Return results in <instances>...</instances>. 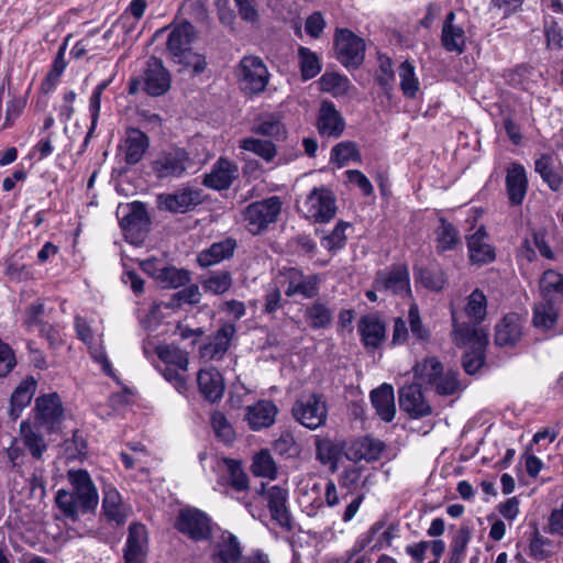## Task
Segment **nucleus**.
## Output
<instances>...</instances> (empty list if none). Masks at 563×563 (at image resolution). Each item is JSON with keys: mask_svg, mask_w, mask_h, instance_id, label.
<instances>
[{"mask_svg": "<svg viewBox=\"0 0 563 563\" xmlns=\"http://www.w3.org/2000/svg\"><path fill=\"white\" fill-rule=\"evenodd\" d=\"M67 478L71 489H59L55 503L64 517L75 522L81 515L97 507L99 497L87 471L69 470Z\"/></svg>", "mask_w": 563, "mask_h": 563, "instance_id": "f257e3e1", "label": "nucleus"}, {"mask_svg": "<svg viewBox=\"0 0 563 563\" xmlns=\"http://www.w3.org/2000/svg\"><path fill=\"white\" fill-rule=\"evenodd\" d=\"M452 341L459 347L470 351L463 355V368L467 374H475L484 363V350L488 343L487 332L483 328H475L466 322H459L456 312L452 308Z\"/></svg>", "mask_w": 563, "mask_h": 563, "instance_id": "f03ea898", "label": "nucleus"}, {"mask_svg": "<svg viewBox=\"0 0 563 563\" xmlns=\"http://www.w3.org/2000/svg\"><path fill=\"white\" fill-rule=\"evenodd\" d=\"M374 478L375 474L360 463L352 462L343 467L338 476V483L341 488L354 495L342 514L343 522H350L358 512Z\"/></svg>", "mask_w": 563, "mask_h": 563, "instance_id": "7ed1b4c3", "label": "nucleus"}, {"mask_svg": "<svg viewBox=\"0 0 563 563\" xmlns=\"http://www.w3.org/2000/svg\"><path fill=\"white\" fill-rule=\"evenodd\" d=\"M170 88V75L164 67L161 59L151 57L140 76L129 81V93L135 95L144 91L150 96L158 97Z\"/></svg>", "mask_w": 563, "mask_h": 563, "instance_id": "20e7f679", "label": "nucleus"}, {"mask_svg": "<svg viewBox=\"0 0 563 563\" xmlns=\"http://www.w3.org/2000/svg\"><path fill=\"white\" fill-rule=\"evenodd\" d=\"M63 420L64 407L57 393L42 395L35 399L32 426L47 433H55L59 431Z\"/></svg>", "mask_w": 563, "mask_h": 563, "instance_id": "39448f33", "label": "nucleus"}, {"mask_svg": "<svg viewBox=\"0 0 563 563\" xmlns=\"http://www.w3.org/2000/svg\"><path fill=\"white\" fill-rule=\"evenodd\" d=\"M320 280L319 275H306L296 267H284L276 277L277 284L284 288L287 297L301 296L306 299L318 295Z\"/></svg>", "mask_w": 563, "mask_h": 563, "instance_id": "423d86ee", "label": "nucleus"}, {"mask_svg": "<svg viewBox=\"0 0 563 563\" xmlns=\"http://www.w3.org/2000/svg\"><path fill=\"white\" fill-rule=\"evenodd\" d=\"M236 77L246 93L258 95L266 89L269 73L260 57L250 55L240 60L236 67Z\"/></svg>", "mask_w": 563, "mask_h": 563, "instance_id": "0eeeda50", "label": "nucleus"}, {"mask_svg": "<svg viewBox=\"0 0 563 563\" xmlns=\"http://www.w3.org/2000/svg\"><path fill=\"white\" fill-rule=\"evenodd\" d=\"M119 221L125 239L132 244L142 243L151 227L146 206L141 201H133L126 205L122 209V217Z\"/></svg>", "mask_w": 563, "mask_h": 563, "instance_id": "6e6552de", "label": "nucleus"}, {"mask_svg": "<svg viewBox=\"0 0 563 563\" xmlns=\"http://www.w3.org/2000/svg\"><path fill=\"white\" fill-rule=\"evenodd\" d=\"M336 200L327 188H314L300 206L301 213L314 222H329L336 213Z\"/></svg>", "mask_w": 563, "mask_h": 563, "instance_id": "1a4fd4ad", "label": "nucleus"}, {"mask_svg": "<svg viewBox=\"0 0 563 563\" xmlns=\"http://www.w3.org/2000/svg\"><path fill=\"white\" fill-rule=\"evenodd\" d=\"M282 209V201L273 196L267 199L253 202L244 210V221L252 234H258L274 222Z\"/></svg>", "mask_w": 563, "mask_h": 563, "instance_id": "9d476101", "label": "nucleus"}, {"mask_svg": "<svg viewBox=\"0 0 563 563\" xmlns=\"http://www.w3.org/2000/svg\"><path fill=\"white\" fill-rule=\"evenodd\" d=\"M196 38L194 26L187 22L178 23V73L188 76L197 75L205 70L207 63L201 54L191 52L185 46Z\"/></svg>", "mask_w": 563, "mask_h": 563, "instance_id": "9b49d317", "label": "nucleus"}, {"mask_svg": "<svg viewBox=\"0 0 563 563\" xmlns=\"http://www.w3.org/2000/svg\"><path fill=\"white\" fill-rule=\"evenodd\" d=\"M334 46L338 59L345 67H358L365 56L364 40L347 29L336 30Z\"/></svg>", "mask_w": 563, "mask_h": 563, "instance_id": "f8f14e48", "label": "nucleus"}, {"mask_svg": "<svg viewBox=\"0 0 563 563\" xmlns=\"http://www.w3.org/2000/svg\"><path fill=\"white\" fill-rule=\"evenodd\" d=\"M178 531L196 542L208 540L212 533L211 519L197 508L184 506L178 510Z\"/></svg>", "mask_w": 563, "mask_h": 563, "instance_id": "ddd939ff", "label": "nucleus"}, {"mask_svg": "<svg viewBox=\"0 0 563 563\" xmlns=\"http://www.w3.org/2000/svg\"><path fill=\"white\" fill-rule=\"evenodd\" d=\"M292 413L298 422L313 430L325 423L328 409L320 396L310 394L295 402Z\"/></svg>", "mask_w": 563, "mask_h": 563, "instance_id": "4468645a", "label": "nucleus"}, {"mask_svg": "<svg viewBox=\"0 0 563 563\" xmlns=\"http://www.w3.org/2000/svg\"><path fill=\"white\" fill-rule=\"evenodd\" d=\"M141 268L150 275L162 289L176 288V266L173 255L162 253L141 262Z\"/></svg>", "mask_w": 563, "mask_h": 563, "instance_id": "2eb2a0df", "label": "nucleus"}, {"mask_svg": "<svg viewBox=\"0 0 563 563\" xmlns=\"http://www.w3.org/2000/svg\"><path fill=\"white\" fill-rule=\"evenodd\" d=\"M306 488H310L311 492L319 494L322 490L320 483L313 482L311 485L307 483L305 487H300V504L305 508L308 516H316L318 510L325 505L329 508H334L340 505V496L336 484L333 479L329 478L324 486V499L314 498L311 499L308 492H303Z\"/></svg>", "mask_w": 563, "mask_h": 563, "instance_id": "dca6fc26", "label": "nucleus"}, {"mask_svg": "<svg viewBox=\"0 0 563 563\" xmlns=\"http://www.w3.org/2000/svg\"><path fill=\"white\" fill-rule=\"evenodd\" d=\"M375 290L386 294L410 296L409 272L406 266H396L377 274Z\"/></svg>", "mask_w": 563, "mask_h": 563, "instance_id": "f3484780", "label": "nucleus"}, {"mask_svg": "<svg viewBox=\"0 0 563 563\" xmlns=\"http://www.w3.org/2000/svg\"><path fill=\"white\" fill-rule=\"evenodd\" d=\"M242 558V545L236 536L222 531L210 544L211 563H239Z\"/></svg>", "mask_w": 563, "mask_h": 563, "instance_id": "a211bd4d", "label": "nucleus"}, {"mask_svg": "<svg viewBox=\"0 0 563 563\" xmlns=\"http://www.w3.org/2000/svg\"><path fill=\"white\" fill-rule=\"evenodd\" d=\"M399 405L412 418H420L431 413V406L426 400L419 383L405 385L400 388Z\"/></svg>", "mask_w": 563, "mask_h": 563, "instance_id": "6ab92c4d", "label": "nucleus"}, {"mask_svg": "<svg viewBox=\"0 0 563 563\" xmlns=\"http://www.w3.org/2000/svg\"><path fill=\"white\" fill-rule=\"evenodd\" d=\"M147 553V530L145 526L134 522L129 527L124 547V563H143Z\"/></svg>", "mask_w": 563, "mask_h": 563, "instance_id": "aec40b11", "label": "nucleus"}, {"mask_svg": "<svg viewBox=\"0 0 563 563\" xmlns=\"http://www.w3.org/2000/svg\"><path fill=\"white\" fill-rule=\"evenodd\" d=\"M235 331L236 329L234 324H223L217 331L211 342L200 346V357L205 361L221 360L229 350Z\"/></svg>", "mask_w": 563, "mask_h": 563, "instance_id": "412c9836", "label": "nucleus"}, {"mask_svg": "<svg viewBox=\"0 0 563 563\" xmlns=\"http://www.w3.org/2000/svg\"><path fill=\"white\" fill-rule=\"evenodd\" d=\"M506 189L511 205L519 206L522 203L528 189V178L521 164L511 163L507 167Z\"/></svg>", "mask_w": 563, "mask_h": 563, "instance_id": "4be33fe9", "label": "nucleus"}, {"mask_svg": "<svg viewBox=\"0 0 563 563\" xmlns=\"http://www.w3.org/2000/svg\"><path fill=\"white\" fill-rule=\"evenodd\" d=\"M238 165L227 158H219L212 170L205 176L203 184L216 190L228 189L238 177Z\"/></svg>", "mask_w": 563, "mask_h": 563, "instance_id": "5701e85b", "label": "nucleus"}, {"mask_svg": "<svg viewBox=\"0 0 563 563\" xmlns=\"http://www.w3.org/2000/svg\"><path fill=\"white\" fill-rule=\"evenodd\" d=\"M441 43L445 51L461 54L465 49L466 34L464 29L455 23V13L450 11L442 25Z\"/></svg>", "mask_w": 563, "mask_h": 563, "instance_id": "b1692460", "label": "nucleus"}, {"mask_svg": "<svg viewBox=\"0 0 563 563\" xmlns=\"http://www.w3.org/2000/svg\"><path fill=\"white\" fill-rule=\"evenodd\" d=\"M487 239L488 236L483 225L467 238L470 261L473 264L484 265L495 260V250L487 242Z\"/></svg>", "mask_w": 563, "mask_h": 563, "instance_id": "393cba45", "label": "nucleus"}, {"mask_svg": "<svg viewBox=\"0 0 563 563\" xmlns=\"http://www.w3.org/2000/svg\"><path fill=\"white\" fill-rule=\"evenodd\" d=\"M197 383L206 400L217 402L223 397L225 385L218 369L208 368L199 371L197 374Z\"/></svg>", "mask_w": 563, "mask_h": 563, "instance_id": "a878e982", "label": "nucleus"}, {"mask_svg": "<svg viewBox=\"0 0 563 563\" xmlns=\"http://www.w3.org/2000/svg\"><path fill=\"white\" fill-rule=\"evenodd\" d=\"M384 450V443L371 437L355 440L347 449L345 455L349 461L358 463L361 461H377Z\"/></svg>", "mask_w": 563, "mask_h": 563, "instance_id": "bb28decb", "label": "nucleus"}, {"mask_svg": "<svg viewBox=\"0 0 563 563\" xmlns=\"http://www.w3.org/2000/svg\"><path fill=\"white\" fill-rule=\"evenodd\" d=\"M344 120L331 101H322L318 117V130L321 135L339 137L344 130Z\"/></svg>", "mask_w": 563, "mask_h": 563, "instance_id": "cd10ccee", "label": "nucleus"}, {"mask_svg": "<svg viewBox=\"0 0 563 563\" xmlns=\"http://www.w3.org/2000/svg\"><path fill=\"white\" fill-rule=\"evenodd\" d=\"M277 407L269 400H260L246 407L245 420L254 431L271 427L277 415Z\"/></svg>", "mask_w": 563, "mask_h": 563, "instance_id": "c85d7f7f", "label": "nucleus"}, {"mask_svg": "<svg viewBox=\"0 0 563 563\" xmlns=\"http://www.w3.org/2000/svg\"><path fill=\"white\" fill-rule=\"evenodd\" d=\"M523 321L517 313H509L496 325L495 342L499 346H512L521 338Z\"/></svg>", "mask_w": 563, "mask_h": 563, "instance_id": "c756f323", "label": "nucleus"}, {"mask_svg": "<svg viewBox=\"0 0 563 563\" xmlns=\"http://www.w3.org/2000/svg\"><path fill=\"white\" fill-rule=\"evenodd\" d=\"M265 495L272 518L280 527L290 529V516L286 507L287 490L275 485L269 487Z\"/></svg>", "mask_w": 563, "mask_h": 563, "instance_id": "7c9ffc66", "label": "nucleus"}, {"mask_svg": "<svg viewBox=\"0 0 563 563\" xmlns=\"http://www.w3.org/2000/svg\"><path fill=\"white\" fill-rule=\"evenodd\" d=\"M371 401L382 420L389 422L394 419L396 405L391 385L384 383L378 388L372 390Z\"/></svg>", "mask_w": 563, "mask_h": 563, "instance_id": "2f4dec72", "label": "nucleus"}, {"mask_svg": "<svg viewBox=\"0 0 563 563\" xmlns=\"http://www.w3.org/2000/svg\"><path fill=\"white\" fill-rule=\"evenodd\" d=\"M37 383L30 376L23 379L14 389L10 399L9 415L16 420L21 412L27 407L36 391Z\"/></svg>", "mask_w": 563, "mask_h": 563, "instance_id": "473e14b6", "label": "nucleus"}, {"mask_svg": "<svg viewBox=\"0 0 563 563\" xmlns=\"http://www.w3.org/2000/svg\"><path fill=\"white\" fill-rule=\"evenodd\" d=\"M384 523L377 521L373 523L366 531L360 533L355 539L352 547L346 551V555L349 560L357 556L366 549H369L371 552L379 551L384 549V544L382 540H376L377 534L383 530Z\"/></svg>", "mask_w": 563, "mask_h": 563, "instance_id": "72a5a7b5", "label": "nucleus"}, {"mask_svg": "<svg viewBox=\"0 0 563 563\" xmlns=\"http://www.w3.org/2000/svg\"><path fill=\"white\" fill-rule=\"evenodd\" d=\"M40 430L32 426L29 421L20 423V439L25 450L30 452L33 459L42 460L47 451V443Z\"/></svg>", "mask_w": 563, "mask_h": 563, "instance_id": "f704fd0d", "label": "nucleus"}, {"mask_svg": "<svg viewBox=\"0 0 563 563\" xmlns=\"http://www.w3.org/2000/svg\"><path fill=\"white\" fill-rule=\"evenodd\" d=\"M148 147V137L139 129H129L124 141L125 161L128 164L139 163L146 148Z\"/></svg>", "mask_w": 563, "mask_h": 563, "instance_id": "c9c22d12", "label": "nucleus"}, {"mask_svg": "<svg viewBox=\"0 0 563 563\" xmlns=\"http://www.w3.org/2000/svg\"><path fill=\"white\" fill-rule=\"evenodd\" d=\"M358 331L367 347L376 349L385 339V324L376 317L367 316L361 319Z\"/></svg>", "mask_w": 563, "mask_h": 563, "instance_id": "e433bc0d", "label": "nucleus"}, {"mask_svg": "<svg viewBox=\"0 0 563 563\" xmlns=\"http://www.w3.org/2000/svg\"><path fill=\"white\" fill-rule=\"evenodd\" d=\"M235 246V241L232 239H225L213 243L209 249L202 251L198 255V262L203 267L218 264L221 261L231 257L234 253Z\"/></svg>", "mask_w": 563, "mask_h": 563, "instance_id": "4c0bfd02", "label": "nucleus"}, {"mask_svg": "<svg viewBox=\"0 0 563 563\" xmlns=\"http://www.w3.org/2000/svg\"><path fill=\"white\" fill-rule=\"evenodd\" d=\"M539 291L543 300L563 301V275L553 271H545L539 280Z\"/></svg>", "mask_w": 563, "mask_h": 563, "instance_id": "58836bf2", "label": "nucleus"}, {"mask_svg": "<svg viewBox=\"0 0 563 563\" xmlns=\"http://www.w3.org/2000/svg\"><path fill=\"white\" fill-rule=\"evenodd\" d=\"M342 450V445L331 439H318L316 442L317 460L323 465H329L332 473L338 470Z\"/></svg>", "mask_w": 563, "mask_h": 563, "instance_id": "ea45409f", "label": "nucleus"}, {"mask_svg": "<svg viewBox=\"0 0 563 563\" xmlns=\"http://www.w3.org/2000/svg\"><path fill=\"white\" fill-rule=\"evenodd\" d=\"M155 352L158 357L156 369L173 384L176 380V347L174 344H158Z\"/></svg>", "mask_w": 563, "mask_h": 563, "instance_id": "a19ab883", "label": "nucleus"}, {"mask_svg": "<svg viewBox=\"0 0 563 563\" xmlns=\"http://www.w3.org/2000/svg\"><path fill=\"white\" fill-rule=\"evenodd\" d=\"M102 509L108 520L121 525L126 519V509L122 503L121 496L115 488L104 490Z\"/></svg>", "mask_w": 563, "mask_h": 563, "instance_id": "79ce46f5", "label": "nucleus"}, {"mask_svg": "<svg viewBox=\"0 0 563 563\" xmlns=\"http://www.w3.org/2000/svg\"><path fill=\"white\" fill-rule=\"evenodd\" d=\"M399 86L406 98L415 99L420 91V80L416 74V67L408 60L398 67Z\"/></svg>", "mask_w": 563, "mask_h": 563, "instance_id": "37998d69", "label": "nucleus"}, {"mask_svg": "<svg viewBox=\"0 0 563 563\" xmlns=\"http://www.w3.org/2000/svg\"><path fill=\"white\" fill-rule=\"evenodd\" d=\"M558 308L553 301L543 300L534 306L533 324L542 331L553 329L558 322Z\"/></svg>", "mask_w": 563, "mask_h": 563, "instance_id": "c03bdc74", "label": "nucleus"}, {"mask_svg": "<svg viewBox=\"0 0 563 563\" xmlns=\"http://www.w3.org/2000/svg\"><path fill=\"white\" fill-rule=\"evenodd\" d=\"M466 317L473 321V327L477 328L476 324L484 321L487 314V298L485 294L475 289L466 299L464 307Z\"/></svg>", "mask_w": 563, "mask_h": 563, "instance_id": "a18cd8bd", "label": "nucleus"}, {"mask_svg": "<svg viewBox=\"0 0 563 563\" xmlns=\"http://www.w3.org/2000/svg\"><path fill=\"white\" fill-rule=\"evenodd\" d=\"M437 250L440 253L454 250L460 244V235L456 228L444 219L440 220V224L435 230Z\"/></svg>", "mask_w": 563, "mask_h": 563, "instance_id": "49530a36", "label": "nucleus"}, {"mask_svg": "<svg viewBox=\"0 0 563 563\" xmlns=\"http://www.w3.org/2000/svg\"><path fill=\"white\" fill-rule=\"evenodd\" d=\"M318 82L322 91L334 97L346 95L351 86L349 78L338 73H324Z\"/></svg>", "mask_w": 563, "mask_h": 563, "instance_id": "de8ad7c7", "label": "nucleus"}, {"mask_svg": "<svg viewBox=\"0 0 563 563\" xmlns=\"http://www.w3.org/2000/svg\"><path fill=\"white\" fill-rule=\"evenodd\" d=\"M252 473L258 477L275 479L277 465L268 450H261L253 456Z\"/></svg>", "mask_w": 563, "mask_h": 563, "instance_id": "09e8293b", "label": "nucleus"}, {"mask_svg": "<svg viewBox=\"0 0 563 563\" xmlns=\"http://www.w3.org/2000/svg\"><path fill=\"white\" fill-rule=\"evenodd\" d=\"M68 38L60 45L55 56L51 70L47 73L44 81L42 82V90L49 92L57 85L59 77L66 69L67 63L65 60V53Z\"/></svg>", "mask_w": 563, "mask_h": 563, "instance_id": "8fccbe9b", "label": "nucleus"}, {"mask_svg": "<svg viewBox=\"0 0 563 563\" xmlns=\"http://www.w3.org/2000/svg\"><path fill=\"white\" fill-rule=\"evenodd\" d=\"M536 172L540 174L543 181L556 191L560 189L562 177L554 168V159L551 155H542L536 161Z\"/></svg>", "mask_w": 563, "mask_h": 563, "instance_id": "3c124183", "label": "nucleus"}, {"mask_svg": "<svg viewBox=\"0 0 563 563\" xmlns=\"http://www.w3.org/2000/svg\"><path fill=\"white\" fill-rule=\"evenodd\" d=\"M240 147L254 153L266 162H272L277 154L276 146L273 142L256 137L241 140Z\"/></svg>", "mask_w": 563, "mask_h": 563, "instance_id": "603ef678", "label": "nucleus"}, {"mask_svg": "<svg viewBox=\"0 0 563 563\" xmlns=\"http://www.w3.org/2000/svg\"><path fill=\"white\" fill-rule=\"evenodd\" d=\"M298 59L303 80L311 79L321 71V62L311 49L300 46L298 48Z\"/></svg>", "mask_w": 563, "mask_h": 563, "instance_id": "864d4df0", "label": "nucleus"}, {"mask_svg": "<svg viewBox=\"0 0 563 563\" xmlns=\"http://www.w3.org/2000/svg\"><path fill=\"white\" fill-rule=\"evenodd\" d=\"M442 364L434 357H428L422 363H417L413 367L415 377L424 384L433 385L441 374Z\"/></svg>", "mask_w": 563, "mask_h": 563, "instance_id": "5fc2aeb1", "label": "nucleus"}, {"mask_svg": "<svg viewBox=\"0 0 563 563\" xmlns=\"http://www.w3.org/2000/svg\"><path fill=\"white\" fill-rule=\"evenodd\" d=\"M253 131L257 134L282 140L286 136V130L278 117L269 114L263 117L254 125Z\"/></svg>", "mask_w": 563, "mask_h": 563, "instance_id": "6e6d98bb", "label": "nucleus"}, {"mask_svg": "<svg viewBox=\"0 0 563 563\" xmlns=\"http://www.w3.org/2000/svg\"><path fill=\"white\" fill-rule=\"evenodd\" d=\"M189 280V272L178 269V302L197 303L201 294L197 284L185 285Z\"/></svg>", "mask_w": 563, "mask_h": 563, "instance_id": "4d7b16f0", "label": "nucleus"}, {"mask_svg": "<svg viewBox=\"0 0 563 563\" xmlns=\"http://www.w3.org/2000/svg\"><path fill=\"white\" fill-rule=\"evenodd\" d=\"M361 154L356 145L352 142H342L335 145L331 151V161L335 162L340 167L350 162H358Z\"/></svg>", "mask_w": 563, "mask_h": 563, "instance_id": "13d9d810", "label": "nucleus"}, {"mask_svg": "<svg viewBox=\"0 0 563 563\" xmlns=\"http://www.w3.org/2000/svg\"><path fill=\"white\" fill-rule=\"evenodd\" d=\"M306 318L312 328H325L331 323L332 312L324 305L316 302L307 308Z\"/></svg>", "mask_w": 563, "mask_h": 563, "instance_id": "bf43d9fd", "label": "nucleus"}, {"mask_svg": "<svg viewBox=\"0 0 563 563\" xmlns=\"http://www.w3.org/2000/svg\"><path fill=\"white\" fill-rule=\"evenodd\" d=\"M211 426L213 428L216 435L221 441L230 443L234 440V430L222 412L214 411L211 415Z\"/></svg>", "mask_w": 563, "mask_h": 563, "instance_id": "052dcab7", "label": "nucleus"}, {"mask_svg": "<svg viewBox=\"0 0 563 563\" xmlns=\"http://www.w3.org/2000/svg\"><path fill=\"white\" fill-rule=\"evenodd\" d=\"M439 395H453L461 389V384L457 379L456 373L448 371L438 376L437 382L432 385Z\"/></svg>", "mask_w": 563, "mask_h": 563, "instance_id": "680f3d73", "label": "nucleus"}, {"mask_svg": "<svg viewBox=\"0 0 563 563\" xmlns=\"http://www.w3.org/2000/svg\"><path fill=\"white\" fill-rule=\"evenodd\" d=\"M153 170L158 178H166L176 172V153H161L153 162Z\"/></svg>", "mask_w": 563, "mask_h": 563, "instance_id": "e2e57ef3", "label": "nucleus"}, {"mask_svg": "<svg viewBox=\"0 0 563 563\" xmlns=\"http://www.w3.org/2000/svg\"><path fill=\"white\" fill-rule=\"evenodd\" d=\"M232 285V277L229 272H220L212 274L205 282V289L214 295H222L230 289Z\"/></svg>", "mask_w": 563, "mask_h": 563, "instance_id": "0e129e2a", "label": "nucleus"}, {"mask_svg": "<svg viewBox=\"0 0 563 563\" xmlns=\"http://www.w3.org/2000/svg\"><path fill=\"white\" fill-rule=\"evenodd\" d=\"M87 445L86 441L78 432H74L70 439H67L63 443V451L67 460H78L86 454Z\"/></svg>", "mask_w": 563, "mask_h": 563, "instance_id": "69168bd1", "label": "nucleus"}, {"mask_svg": "<svg viewBox=\"0 0 563 563\" xmlns=\"http://www.w3.org/2000/svg\"><path fill=\"white\" fill-rule=\"evenodd\" d=\"M175 300L176 294H173L169 300L155 302L148 313L151 321L158 323L167 318H172L175 313Z\"/></svg>", "mask_w": 563, "mask_h": 563, "instance_id": "338daca9", "label": "nucleus"}, {"mask_svg": "<svg viewBox=\"0 0 563 563\" xmlns=\"http://www.w3.org/2000/svg\"><path fill=\"white\" fill-rule=\"evenodd\" d=\"M4 275L10 282L14 283H21L33 278L30 266L11 260L7 261L4 264Z\"/></svg>", "mask_w": 563, "mask_h": 563, "instance_id": "774afa93", "label": "nucleus"}]
</instances>
